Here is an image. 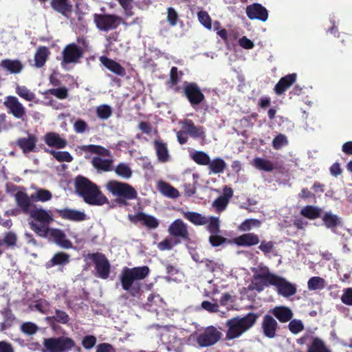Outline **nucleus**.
Wrapping results in <instances>:
<instances>
[{
  "mask_svg": "<svg viewBox=\"0 0 352 352\" xmlns=\"http://www.w3.org/2000/svg\"><path fill=\"white\" fill-rule=\"evenodd\" d=\"M149 273L150 269L146 265L132 268L124 267L119 277L122 289L133 297L138 296L142 287V283L140 281L146 278Z\"/></svg>",
  "mask_w": 352,
  "mask_h": 352,
  "instance_id": "1",
  "label": "nucleus"
},
{
  "mask_svg": "<svg viewBox=\"0 0 352 352\" xmlns=\"http://www.w3.org/2000/svg\"><path fill=\"white\" fill-rule=\"evenodd\" d=\"M74 186L76 192L89 205L102 206L109 202L98 186L85 177L78 175L75 178Z\"/></svg>",
  "mask_w": 352,
  "mask_h": 352,
  "instance_id": "2",
  "label": "nucleus"
},
{
  "mask_svg": "<svg viewBox=\"0 0 352 352\" xmlns=\"http://www.w3.org/2000/svg\"><path fill=\"white\" fill-rule=\"evenodd\" d=\"M258 316L257 313L250 312L243 317L236 316L227 320L226 339L230 340L240 337L256 324Z\"/></svg>",
  "mask_w": 352,
  "mask_h": 352,
  "instance_id": "3",
  "label": "nucleus"
},
{
  "mask_svg": "<svg viewBox=\"0 0 352 352\" xmlns=\"http://www.w3.org/2000/svg\"><path fill=\"white\" fill-rule=\"evenodd\" d=\"M107 190L114 197L116 202L120 206H127V201L133 200L138 197L136 190L129 184L117 180H110L106 185Z\"/></svg>",
  "mask_w": 352,
  "mask_h": 352,
  "instance_id": "4",
  "label": "nucleus"
},
{
  "mask_svg": "<svg viewBox=\"0 0 352 352\" xmlns=\"http://www.w3.org/2000/svg\"><path fill=\"white\" fill-rule=\"evenodd\" d=\"M42 352H69L75 346V342L69 337L44 338Z\"/></svg>",
  "mask_w": 352,
  "mask_h": 352,
  "instance_id": "5",
  "label": "nucleus"
},
{
  "mask_svg": "<svg viewBox=\"0 0 352 352\" xmlns=\"http://www.w3.org/2000/svg\"><path fill=\"white\" fill-rule=\"evenodd\" d=\"M87 257L93 262L96 276L102 279H107L111 272V264L106 256L100 252L89 253Z\"/></svg>",
  "mask_w": 352,
  "mask_h": 352,
  "instance_id": "6",
  "label": "nucleus"
},
{
  "mask_svg": "<svg viewBox=\"0 0 352 352\" xmlns=\"http://www.w3.org/2000/svg\"><path fill=\"white\" fill-rule=\"evenodd\" d=\"M121 20V16L113 14H95L94 15V21L96 28L105 32L116 30L119 27Z\"/></svg>",
  "mask_w": 352,
  "mask_h": 352,
  "instance_id": "7",
  "label": "nucleus"
},
{
  "mask_svg": "<svg viewBox=\"0 0 352 352\" xmlns=\"http://www.w3.org/2000/svg\"><path fill=\"white\" fill-rule=\"evenodd\" d=\"M182 92L193 108H196L205 100V96L199 86L195 82L184 81Z\"/></svg>",
  "mask_w": 352,
  "mask_h": 352,
  "instance_id": "8",
  "label": "nucleus"
},
{
  "mask_svg": "<svg viewBox=\"0 0 352 352\" xmlns=\"http://www.w3.org/2000/svg\"><path fill=\"white\" fill-rule=\"evenodd\" d=\"M280 329L277 320L268 312L263 315L260 324V333L268 339H274L278 336Z\"/></svg>",
  "mask_w": 352,
  "mask_h": 352,
  "instance_id": "9",
  "label": "nucleus"
},
{
  "mask_svg": "<svg viewBox=\"0 0 352 352\" xmlns=\"http://www.w3.org/2000/svg\"><path fill=\"white\" fill-rule=\"evenodd\" d=\"M222 333L213 326L204 329L197 337L196 342L201 347H208L216 344L221 338Z\"/></svg>",
  "mask_w": 352,
  "mask_h": 352,
  "instance_id": "10",
  "label": "nucleus"
},
{
  "mask_svg": "<svg viewBox=\"0 0 352 352\" xmlns=\"http://www.w3.org/2000/svg\"><path fill=\"white\" fill-rule=\"evenodd\" d=\"M128 219L134 224L140 222L142 226L148 229H155L160 224L159 221L155 217L143 212H138L135 214H129Z\"/></svg>",
  "mask_w": 352,
  "mask_h": 352,
  "instance_id": "11",
  "label": "nucleus"
},
{
  "mask_svg": "<svg viewBox=\"0 0 352 352\" xmlns=\"http://www.w3.org/2000/svg\"><path fill=\"white\" fill-rule=\"evenodd\" d=\"M3 104L8 110L9 113H11L17 119L23 120L26 114L25 109L16 97L12 96H8Z\"/></svg>",
  "mask_w": 352,
  "mask_h": 352,
  "instance_id": "12",
  "label": "nucleus"
},
{
  "mask_svg": "<svg viewBox=\"0 0 352 352\" xmlns=\"http://www.w3.org/2000/svg\"><path fill=\"white\" fill-rule=\"evenodd\" d=\"M168 232L170 236L180 238L185 241H190L188 226L182 219L175 220L168 227Z\"/></svg>",
  "mask_w": 352,
  "mask_h": 352,
  "instance_id": "13",
  "label": "nucleus"
},
{
  "mask_svg": "<svg viewBox=\"0 0 352 352\" xmlns=\"http://www.w3.org/2000/svg\"><path fill=\"white\" fill-rule=\"evenodd\" d=\"M273 286L276 287L278 294L283 297L288 298L296 293V287L285 278L277 275Z\"/></svg>",
  "mask_w": 352,
  "mask_h": 352,
  "instance_id": "14",
  "label": "nucleus"
},
{
  "mask_svg": "<svg viewBox=\"0 0 352 352\" xmlns=\"http://www.w3.org/2000/svg\"><path fill=\"white\" fill-rule=\"evenodd\" d=\"M82 50L75 43L66 45L63 51V62L66 64L77 63L82 56Z\"/></svg>",
  "mask_w": 352,
  "mask_h": 352,
  "instance_id": "15",
  "label": "nucleus"
},
{
  "mask_svg": "<svg viewBox=\"0 0 352 352\" xmlns=\"http://www.w3.org/2000/svg\"><path fill=\"white\" fill-rule=\"evenodd\" d=\"M245 12L248 17L251 20L257 19L265 22L268 19L267 10L260 3H255L248 6Z\"/></svg>",
  "mask_w": 352,
  "mask_h": 352,
  "instance_id": "16",
  "label": "nucleus"
},
{
  "mask_svg": "<svg viewBox=\"0 0 352 352\" xmlns=\"http://www.w3.org/2000/svg\"><path fill=\"white\" fill-rule=\"evenodd\" d=\"M55 212L61 219L71 221L80 222L86 219V214L83 212L74 209H56Z\"/></svg>",
  "mask_w": 352,
  "mask_h": 352,
  "instance_id": "17",
  "label": "nucleus"
},
{
  "mask_svg": "<svg viewBox=\"0 0 352 352\" xmlns=\"http://www.w3.org/2000/svg\"><path fill=\"white\" fill-rule=\"evenodd\" d=\"M268 313L280 323L290 321L294 316L292 310L289 307L283 305L274 307L270 309Z\"/></svg>",
  "mask_w": 352,
  "mask_h": 352,
  "instance_id": "18",
  "label": "nucleus"
},
{
  "mask_svg": "<svg viewBox=\"0 0 352 352\" xmlns=\"http://www.w3.org/2000/svg\"><path fill=\"white\" fill-rule=\"evenodd\" d=\"M38 138L36 135L29 134L28 138H20L16 140V145L22 150L24 154L30 152H37L36 142Z\"/></svg>",
  "mask_w": 352,
  "mask_h": 352,
  "instance_id": "19",
  "label": "nucleus"
},
{
  "mask_svg": "<svg viewBox=\"0 0 352 352\" xmlns=\"http://www.w3.org/2000/svg\"><path fill=\"white\" fill-rule=\"evenodd\" d=\"M182 127L194 139L201 138L205 140L206 133L201 126H196L192 120H185L182 122Z\"/></svg>",
  "mask_w": 352,
  "mask_h": 352,
  "instance_id": "20",
  "label": "nucleus"
},
{
  "mask_svg": "<svg viewBox=\"0 0 352 352\" xmlns=\"http://www.w3.org/2000/svg\"><path fill=\"white\" fill-rule=\"evenodd\" d=\"M297 75L295 73L287 74L282 77L274 87V91L278 96L285 93L296 80Z\"/></svg>",
  "mask_w": 352,
  "mask_h": 352,
  "instance_id": "21",
  "label": "nucleus"
},
{
  "mask_svg": "<svg viewBox=\"0 0 352 352\" xmlns=\"http://www.w3.org/2000/svg\"><path fill=\"white\" fill-rule=\"evenodd\" d=\"M234 242L238 246L250 247L258 245L260 242L259 236L255 233H245L234 239Z\"/></svg>",
  "mask_w": 352,
  "mask_h": 352,
  "instance_id": "22",
  "label": "nucleus"
},
{
  "mask_svg": "<svg viewBox=\"0 0 352 352\" xmlns=\"http://www.w3.org/2000/svg\"><path fill=\"white\" fill-rule=\"evenodd\" d=\"M100 61L106 68L113 74L120 76H124L126 75L125 69L116 60L107 56H102L100 57Z\"/></svg>",
  "mask_w": 352,
  "mask_h": 352,
  "instance_id": "23",
  "label": "nucleus"
},
{
  "mask_svg": "<svg viewBox=\"0 0 352 352\" xmlns=\"http://www.w3.org/2000/svg\"><path fill=\"white\" fill-rule=\"evenodd\" d=\"M276 277L277 275L272 272L253 277L254 280H260L254 283V289L260 292L263 290L264 286H273Z\"/></svg>",
  "mask_w": 352,
  "mask_h": 352,
  "instance_id": "24",
  "label": "nucleus"
},
{
  "mask_svg": "<svg viewBox=\"0 0 352 352\" xmlns=\"http://www.w3.org/2000/svg\"><path fill=\"white\" fill-rule=\"evenodd\" d=\"M44 141L47 146L57 149L64 148L67 144L65 139L60 138L59 134L54 132L47 133L44 136Z\"/></svg>",
  "mask_w": 352,
  "mask_h": 352,
  "instance_id": "25",
  "label": "nucleus"
},
{
  "mask_svg": "<svg viewBox=\"0 0 352 352\" xmlns=\"http://www.w3.org/2000/svg\"><path fill=\"white\" fill-rule=\"evenodd\" d=\"M50 235L60 247L65 249H70L73 247L72 243L66 238V235L63 230L52 228L50 230Z\"/></svg>",
  "mask_w": 352,
  "mask_h": 352,
  "instance_id": "26",
  "label": "nucleus"
},
{
  "mask_svg": "<svg viewBox=\"0 0 352 352\" xmlns=\"http://www.w3.org/2000/svg\"><path fill=\"white\" fill-rule=\"evenodd\" d=\"M50 5L53 10L66 17L72 12V5L69 0H51Z\"/></svg>",
  "mask_w": 352,
  "mask_h": 352,
  "instance_id": "27",
  "label": "nucleus"
},
{
  "mask_svg": "<svg viewBox=\"0 0 352 352\" xmlns=\"http://www.w3.org/2000/svg\"><path fill=\"white\" fill-rule=\"evenodd\" d=\"M15 201L17 206L22 210V211L27 214L30 212L31 206V196L28 197L25 190H19L14 195Z\"/></svg>",
  "mask_w": 352,
  "mask_h": 352,
  "instance_id": "28",
  "label": "nucleus"
},
{
  "mask_svg": "<svg viewBox=\"0 0 352 352\" xmlns=\"http://www.w3.org/2000/svg\"><path fill=\"white\" fill-rule=\"evenodd\" d=\"M50 54L49 49L45 46H39L34 54V66L36 68H41L45 65Z\"/></svg>",
  "mask_w": 352,
  "mask_h": 352,
  "instance_id": "29",
  "label": "nucleus"
},
{
  "mask_svg": "<svg viewBox=\"0 0 352 352\" xmlns=\"http://www.w3.org/2000/svg\"><path fill=\"white\" fill-rule=\"evenodd\" d=\"M113 160L103 159L99 156H95L91 160V164L98 172H109L112 170Z\"/></svg>",
  "mask_w": 352,
  "mask_h": 352,
  "instance_id": "30",
  "label": "nucleus"
},
{
  "mask_svg": "<svg viewBox=\"0 0 352 352\" xmlns=\"http://www.w3.org/2000/svg\"><path fill=\"white\" fill-rule=\"evenodd\" d=\"M69 254L63 252H58L54 254L52 258L46 264V268L49 269L56 265H66L69 263Z\"/></svg>",
  "mask_w": 352,
  "mask_h": 352,
  "instance_id": "31",
  "label": "nucleus"
},
{
  "mask_svg": "<svg viewBox=\"0 0 352 352\" xmlns=\"http://www.w3.org/2000/svg\"><path fill=\"white\" fill-rule=\"evenodd\" d=\"M158 190L164 196L175 199L179 196V191L169 183L160 180L157 183Z\"/></svg>",
  "mask_w": 352,
  "mask_h": 352,
  "instance_id": "32",
  "label": "nucleus"
},
{
  "mask_svg": "<svg viewBox=\"0 0 352 352\" xmlns=\"http://www.w3.org/2000/svg\"><path fill=\"white\" fill-rule=\"evenodd\" d=\"M30 216L42 224L49 225L53 221L52 216L43 208H36L30 212Z\"/></svg>",
  "mask_w": 352,
  "mask_h": 352,
  "instance_id": "33",
  "label": "nucleus"
},
{
  "mask_svg": "<svg viewBox=\"0 0 352 352\" xmlns=\"http://www.w3.org/2000/svg\"><path fill=\"white\" fill-rule=\"evenodd\" d=\"M154 147L158 160L164 163L169 160L170 156L167 144L161 140L154 141Z\"/></svg>",
  "mask_w": 352,
  "mask_h": 352,
  "instance_id": "34",
  "label": "nucleus"
},
{
  "mask_svg": "<svg viewBox=\"0 0 352 352\" xmlns=\"http://www.w3.org/2000/svg\"><path fill=\"white\" fill-rule=\"evenodd\" d=\"M183 75V72L179 71L177 67H172L170 71L169 80L167 82L168 87L173 88L175 92H179L180 88L177 87V85Z\"/></svg>",
  "mask_w": 352,
  "mask_h": 352,
  "instance_id": "35",
  "label": "nucleus"
},
{
  "mask_svg": "<svg viewBox=\"0 0 352 352\" xmlns=\"http://www.w3.org/2000/svg\"><path fill=\"white\" fill-rule=\"evenodd\" d=\"M322 209L319 207L307 205L300 210V214L309 219L314 220L321 217Z\"/></svg>",
  "mask_w": 352,
  "mask_h": 352,
  "instance_id": "36",
  "label": "nucleus"
},
{
  "mask_svg": "<svg viewBox=\"0 0 352 352\" xmlns=\"http://www.w3.org/2000/svg\"><path fill=\"white\" fill-rule=\"evenodd\" d=\"M0 65L12 74L20 73L23 69V65L18 60L4 59Z\"/></svg>",
  "mask_w": 352,
  "mask_h": 352,
  "instance_id": "37",
  "label": "nucleus"
},
{
  "mask_svg": "<svg viewBox=\"0 0 352 352\" xmlns=\"http://www.w3.org/2000/svg\"><path fill=\"white\" fill-rule=\"evenodd\" d=\"M210 173L213 174L223 173L226 168V162L221 157H215L212 160H210L208 164Z\"/></svg>",
  "mask_w": 352,
  "mask_h": 352,
  "instance_id": "38",
  "label": "nucleus"
},
{
  "mask_svg": "<svg viewBox=\"0 0 352 352\" xmlns=\"http://www.w3.org/2000/svg\"><path fill=\"white\" fill-rule=\"evenodd\" d=\"M184 217L196 226H204L207 224L208 222V219L206 217L196 212H184Z\"/></svg>",
  "mask_w": 352,
  "mask_h": 352,
  "instance_id": "39",
  "label": "nucleus"
},
{
  "mask_svg": "<svg viewBox=\"0 0 352 352\" xmlns=\"http://www.w3.org/2000/svg\"><path fill=\"white\" fill-rule=\"evenodd\" d=\"M307 352H331L325 343L319 338H313Z\"/></svg>",
  "mask_w": 352,
  "mask_h": 352,
  "instance_id": "40",
  "label": "nucleus"
},
{
  "mask_svg": "<svg viewBox=\"0 0 352 352\" xmlns=\"http://www.w3.org/2000/svg\"><path fill=\"white\" fill-rule=\"evenodd\" d=\"M253 165L256 168L266 172H271L274 169V166L270 160L262 157L254 158Z\"/></svg>",
  "mask_w": 352,
  "mask_h": 352,
  "instance_id": "41",
  "label": "nucleus"
},
{
  "mask_svg": "<svg viewBox=\"0 0 352 352\" xmlns=\"http://www.w3.org/2000/svg\"><path fill=\"white\" fill-rule=\"evenodd\" d=\"M45 151L52 155L58 162H71L73 157L68 151H56L55 150L45 149Z\"/></svg>",
  "mask_w": 352,
  "mask_h": 352,
  "instance_id": "42",
  "label": "nucleus"
},
{
  "mask_svg": "<svg viewBox=\"0 0 352 352\" xmlns=\"http://www.w3.org/2000/svg\"><path fill=\"white\" fill-rule=\"evenodd\" d=\"M324 224L327 228L333 229L340 224V220L336 214L325 212L322 217Z\"/></svg>",
  "mask_w": 352,
  "mask_h": 352,
  "instance_id": "43",
  "label": "nucleus"
},
{
  "mask_svg": "<svg viewBox=\"0 0 352 352\" xmlns=\"http://www.w3.org/2000/svg\"><path fill=\"white\" fill-rule=\"evenodd\" d=\"M190 156L192 160L199 165L207 166L210 164V158L204 151H195Z\"/></svg>",
  "mask_w": 352,
  "mask_h": 352,
  "instance_id": "44",
  "label": "nucleus"
},
{
  "mask_svg": "<svg viewBox=\"0 0 352 352\" xmlns=\"http://www.w3.org/2000/svg\"><path fill=\"white\" fill-rule=\"evenodd\" d=\"M52 193L48 190L39 189L31 195V199L34 201L45 202L52 199Z\"/></svg>",
  "mask_w": 352,
  "mask_h": 352,
  "instance_id": "45",
  "label": "nucleus"
},
{
  "mask_svg": "<svg viewBox=\"0 0 352 352\" xmlns=\"http://www.w3.org/2000/svg\"><path fill=\"white\" fill-rule=\"evenodd\" d=\"M324 280L319 276H313L307 282L308 289L310 291L322 289L324 287Z\"/></svg>",
  "mask_w": 352,
  "mask_h": 352,
  "instance_id": "46",
  "label": "nucleus"
},
{
  "mask_svg": "<svg viewBox=\"0 0 352 352\" xmlns=\"http://www.w3.org/2000/svg\"><path fill=\"white\" fill-rule=\"evenodd\" d=\"M206 227L207 230L212 234H220V220L219 217H210Z\"/></svg>",
  "mask_w": 352,
  "mask_h": 352,
  "instance_id": "47",
  "label": "nucleus"
},
{
  "mask_svg": "<svg viewBox=\"0 0 352 352\" xmlns=\"http://www.w3.org/2000/svg\"><path fill=\"white\" fill-rule=\"evenodd\" d=\"M112 113V109L108 104H101L96 108L97 116L101 120L108 119Z\"/></svg>",
  "mask_w": 352,
  "mask_h": 352,
  "instance_id": "48",
  "label": "nucleus"
},
{
  "mask_svg": "<svg viewBox=\"0 0 352 352\" xmlns=\"http://www.w3.org/2000/svg\"><path fill=\"white\" fill-rule=\"evenodd\" d=\"M114 170L118 175L122 178L129 179L132 175L130 167L124 163H120Z\"/></svg>",
  "mask_w": 352,
  "mask_h": 352,
  "instance_id": "49",
  "label": "nucleus"
},
{
  "mask_svg": "<svg viewBox=\"0 0 352 352\" xmlns=\"http://www.w3.org/2000/svg\"><path fill=\"white\" fill-rule=\"evenodd\" d=\"M30 228L40 236L45 237L48 233L50 234L51 229L48 228V225L42 223L38 225L34 222L30 223Z\"/></svg>",
  "mask_w": 352,
  "mask_h": 352,
  "instance_id": "50",
  "label": "nucleus"
},
{
  "mask_svg": "<svg viewBox=\"0 0 352 352\" xmlns=\"http://www.w3.org/2000/svg\"><path fill=\"white\" fill-rule=\"evenodd\" d=\"M228 204V198L220 195L212 202V206L215 208L217 212H221L226 210Z\"/></svg>",
  "mask_w": 352,
  "mask_h": 352,
  "instance_id": "51",
  "label": "nucleus"
},
{
  "mask_svg": "<svg viewBox=\"0 0 352 352\" xmlns=\"http://www.w3.org/2000/svg\"><path fill=\"white\" fill-rule=\"evenodd\" d=\"M16 93L21 98L25 99L27 101H32L35 98L34 94L31 92L25 86H17V87L16 88Z\"/></svg>",
  "mask_w": 352,
  "mask_h": 352,
  "instance_id": "52",
  "label": "nucleus"
},
{
  "mask_svg": "<svg viewBox=\"0 0 352 352\" xmlns=\"http://www.w3.org/2000/svg\"><path fill=\"white\" fill-rule=\"evenodd\" d=\"M288 329L293 334H298L304 330V324L300 320L292 319L289 321Z\"/></svg>",
  "mask_w": 352,
  "mask_h": 352,
  "instance_id": "53",
  "label": "nucleus"
},
{
  "mask_svg": "<svg viewBox=\"0 0 352 352\" xmlns=\"http://www.w3.org/2000/svg\"><path fill=\"white\" fill-rule=\"evenodd\" d=\"M199 22L207 29L212 28V20L206 11H199L197 14Z\"/></svg>",
  "mask_w": 352,
  "mask_h": 352,
  "instance_id": "54",
  "label": "nucleus"
},
{
  "mask_svg": "<svg viewBox=\"0 0 352 352\" xmlns=\"http://www.w3.org/2000/svg\"><path fill=\"white\" fill-rule=\"evenodd\" d=\"M56 322L66 324L69 322L70 318L69 315L64 311L60 309L55 310V315L52 317Z\"/></svg>",
  "mask_w": 352,
  "mask_h": 352,
  "instance_id": "55",
  "label": "nucleus"
},
{
  "mask_svg": "<svg viewBox=\"0 0 352 352\" xmlns=\"http://www.w3.org/2000/svg\"><path fill=\"white\" fill-rule=\"evenodd\" d=\"M288 144L287 137L282 133L277 135L272 141V146L274 149H280L283 146Z\"/></svg>",
  "mask_w": 352,
  "mask_h": 352,
  "instance_id": "56",
  "label": "nucleus"
},
{
  "mask_svg": "<svg viewBox=\"0 0 352 352\" xmlns=\"http://www.w3.org/2000/svg\"><path fill=\"white\" fill-rule=\"evenodd\" d=\"M47 93L56 96L60 100H64L68 97V89L65 87L50 89L47 91Z\"/></svg>",
  "mask_w": 352,
  "mask_h": 352,
  "instance_id": "57",
  "label": "nucleus"
},
{
  "mask_svg": "<svg viewBox=\"0 0 352 352\" xmlns=\"http://www.w3.org/2000/svg\"><path fill=\"white\" fill-rule=\"evenodd\" d=\"M261 221L258 219H250L245 220L239 226V229L242 231H249L253 227H259Z\"/></svg>",
  "mask_w": 352,
  "mask_h": 352,
  "instance_id": "58",
  "label": "nucleus"
},
{
  "mask_svg": "<svg viewBox=\"0 0 352 352\" xmlns=\"http://www.w3.org/2000/svg\"><path fill=\"white\" fill-rule=\"evenodd\" d=\"M3 239L7 248H14L16 245L17 236L13 232H6Z\"/></svg>",
  "mask_w": 352,
  "mask_h": 352,
  "instance_id": "59",
  "label": "nucleus"
},
{
  "mask_svg": "<svg viewBox=\"0 0 352 352\" xmlns=\"http://www.w3.org/2000/svg\"><path fill=\"white\" fill-rule=\"evenodd\" d=\"M209 242L213 247H218L227 242L228 239L219 234H212L209 236Z\"/></svg>",
  "mask_w": 352,
  "mask_h": 352,
  "instance_id": "60",
  "label": "nucleus"
},
{
  "mask_svg": "<svg viewBox=\"0 0 352 352\" xmlns=\"http://www.w3.org/2000/svg\"><path fill=\"white\" fill-rule=\"evenodd\" d=\"M258 248L265 255H267L272 252L274 248V242L272 241H267L263 240Z\"/></svg>",
  "mask_w": 352,
  "mask_h": 352,
  "instance_id": "61",
  "label": "nucleus"
},
{
  "mask_svg": "<svg viewBox=\"0 0 352 352\" xmlns=\"http://www.w3.org/2000/svg\"><path fill=\"white\" fill-rule=\"evenodd\" d=\"M96 338L94 336H86L82 338V345L86 349H91L96 345Z\"/></svg>",
  "mask_w": 352,
  "mask_h": 352,
  "instance_id": "62",
  "label": "nucleus"
},
{
  "mask_svg": "<svg viewBox=\"0 0 352 352\" xmlns=\"http://www.w3.org/2000/svg\"><path fill=\"white\" fill-rule=\"evenodd\" d=\"M21 331L28 335H32L35 333L38 330V327L30 322H27L21 325Z\"/></svg>",
  "mask_w": 352,
  "mask_h": 352,
  "instance_id": "63",
  "label": "nucleus"
},
{
  "mask_svg": "<svg viewBox=\"0 0 352 352\" xmlns=\"http://www.w3.org/2000/svg\"><path fill=\"white\" fill-rule=\"evenodd\" d=\"M342 302L349 306H352V287L346 288L341 296Z\"/></svg>",
  "mask_w": 352,
  "mask_h": 352,
  "instance_id": "64",
  "label": "nucleus"
}]
</instances>
